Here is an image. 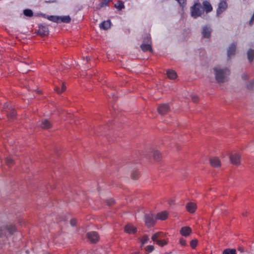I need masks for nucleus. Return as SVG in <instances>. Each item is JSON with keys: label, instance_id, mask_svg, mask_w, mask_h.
Segmentation results:
<instances>
[{"label": "nucleus", "instance_id": "nucleus-15", "mask_svg": "<svg viewBox=\"0 0 254 254\" xmlns=\"http://www.w3.org/2000/svg\"><path fill=\"white\" fill-rule=\"evenodd\" d=\"M202 10L204 11H205L206 13H208L211 12L212 9V6H211V4L209 2L207 1H204L202 3Z\"/></svg>", "mask_w": 254, "mask_h": 254}, {"label": "nucleus", "instance_id": "nucleus-21", "mask_svg": "<svg viewBox=\"0 0 254 254\" xmlns=\"http://www.w3.org/2000/svg\"><path fill=\"white\" fill-rule=\"evenodd\" d=\"M168 217V213L166 211L162 212L157 214L156 219L164 220L167 219Z\"/></svg>", "mask_w": 254, "mask_h": 254}, {"label": "nucleus", "instance_id": "nucleus-9", "mask_svg": "<svg viewBox=\"0 0 254 254\" xmlns=\"http://www.w3.org/2000/svg\"><path fill=\"white\" fill-rule=\"evenodd\" d=\"M156 219V217L155 218L152 214H146L145 216V224L148 227L152 226L155 224Z\"/></svg>", "mask_w": 254, "mask_h": 254}, {"label": "nucleus", "instance_id": "nucleus-27", "mask_svg": "<svg viewBox=\"0 0 254 254\" xmlns=\"http://www.w3.org/2000/svg\"><path fill=\"white\" fill-rule=\"evenodd\" d=\"M115 7L118 10H122L125 8V5L123 1H119L117 3L115 4Z\"/></svg>", "mask_w": 254, "mask_h": 254}, {"label": "nucleus", "instance_id": "nucleus-45", "mask_svg": "<svg viewBox=\"0 0 254 254\" xmlns=\"http://www.w3.org/2000/svg\"><path fill=\"white\" fill-rule=\"evenodd\" d=\"M169 203H170V204H173V203H174V200H170V201H169Z\"/></svg>", "mask_w": 254, "mask_h": 254}, {"label": "nucleus", "instance_id": "nucleus-16", "mask_svg": "<svg viewBox=\"0 0 254 254\" xmlns=\"http://www.w3.org/2000/svg\"><path fill=\"white\" fill-rule=\"evenodd\" d=\"M186 207L187 211L189 212L193 213L195 212V211L197 208V206H196V204H195L193 202H189L187 204Z\"/></svg>", "mask_w": 254, "mask_h": 254}, {"label": "nucleus", "instance_id": "nucleus-25", "mask_svg": "<svg viewBox=\"0 0 254 254\" xmlns=\"http://www.w3.org/2000/svg\"><path fill=\"white\" fill-rule=\"evenodd\" d=\"M51 127V124L48 120H44L42 122L41 127L43 128L47 129Z\"/></svg>", "mask_w": 254, "mask_h": 254}, {"label": "nucleus", "instance_id": "nucleus-6", "mask_svg": "<svg viewBox=\"0 0 254 254\" xmlns=\"http://www.w3.org/2000/svg\"><path fill=\"white\" fill-rule=\"evenodd\" d=\"M212 29L210 25H204L202 27V37L204 39H209L211 37Z\"/></svg>", "mask_w": 254, "mask_h": 254}, {"label": "nucleus", "instance_id": "nucleus-18", "mask_svg": "<svg viewBox=\"0 0 254 254\" xmlns=\"http://www.w3.org/2000/svg\"><path fill=\"white\" fill-rule=\"evenodd\" d=\"M2 231H4V233H7L11 235L15 231V228L12 225H8L4 227Z\"/></svg>", "mask_w": 254, "mask_h": 254}, {"label": "nucleus", "instance_id": "nucleus-43", "mask_svg": "<svg viewBox=\"0 0 254 254\" xmlns=\"http://www.w3.org/2000/svg\"><path fill=\"white\" fill-rule=\"evenodd\" d=\"M242 79H243L244 80H246L248 78H249V75L247 73H243L242 75Z\"/></svg>", "mask_w": 254, "mask_h": 254}, {"label": "nucleus", "instance_id": "nucleus-23", "mask_svg": "<svg viewBox=\"0 0 254 254\" xmlns=\"http://www.w3.org/2000/svg\"><path fill=\"white\" fill-rule=\"evenodd\" d=\"M43 16L47 18V19L49 20L50 21L59 23V16H54V15H46L45 14L43 15Z\"/></svg>", "mask_w": 254, "mask_h": 254}, {"label": "nucleus", "instance_id": "nucleus-28", "mask_svg": "<svg viewBox=\"0 0 254 254\" xmlns=\"http://www.w3.org/2000/svg\"><path fill=\"white\" fill-rule=\"evenodd\" d=\"M6 113L7 114V116L9 118H12L13 117L16 113L14 110H13L12 108H8V110L6 111Z\"/></svg>", "mask_w": 254, "mask_h": 254}, {"label": "nucleus", "instance_id": "nucleus-17", "mask_svg": "<svg viewBox=\"0 0 254 254\" xmlns=\"http://www.w3.org/2000/svg\"><path fill=\"white\" fill-rule=\"evenodd\" d=\"M40 35L42 36H46L49 34V30L48 27L42 25L39 26V29L38 31Z\"/></svg>", "mask_w": 254, "mask_h": 254}, {"label": "nucleus", "instance_id": "nucleus-41", "mask_svg": "<svg viewBox=\"0 0 254 254\" xmlns=\"http://www.w3.org/2000/svg\"><path fill=\"white\" fill-rule=\"evenodd\" d=\"M114 203V200L112 198L107 200V203L108 205H111L112 204H113Z\"/></svg>", "mask_w": 254, "mask_h": 254}, {"label": "nucleus", "instance_id": "nucleus-34", "mask_svg": "<svg viewBox=\"0 0 254 254\" xmlns=\"http://www.w3.org/2000/svg\"><path fill=\"white\" fill-rule=\"evenodd\" d=\"M247 87L249 89H252L254 88V79L251 81L248 85Z\"/></svg>", "mask_w": 254, "mask_h": 254}, {"label": "nucleus", "instance_id": "nucleus-40", "mask_svg": "<svg viewBox=\"0 0 254 254\" xmlns=\"http://www.w3.org/2000/svg\"><path fill=\"white\" fill-rule=\"evenodd\" d=\"M13 159L11 158H7L6 159V163L8 165H10L13 163Z\"/></svg>", "mask_w": 254, "mask_h": 254}, {"label": "nucleus", "instance_id": "nucleus-13", "mask_svg": "<svg viewBox=\"0 0 254 254\" xmlns=\"http://www.w3.org/2000/svg\"><path fill=\"white\" fill-rule=\"evenodd\" d=\"M170 109L169 105L167 104H161L158 108V112L160 114L163 115L167 113Z\"/></svg>", "mask_w": 254, "mask_h": 254}, {"label": "nucleus", "instance_id": "nucleus-38", "mask_svg": "<svg viewBox=\"0 0 254 254\" xmlns=\"http://www.w3.org/2000/svg\"><path fill=\"white\" fill-rule=\"evenodd\" d=\"M191 100L194 102H196L198 100V97L195 94H192L191 96Z\"/></svg>", "mask_w": 254, "mask_h": 254}, {"label": "nucleus", "instance_id": "nucleus-44", "mask_svg": "<svg viewBox=\"0 0 254 254\" xmlns=\"http://www.w3.org/2000/svg\"><path fill=\"white\" fill-rule=\"evenodd\" d=\"M254 23V13H253V15L252 16V18H251V20L249 21V24L250 25H252Z\"/></svg>", "mask_w": 254, "mask_h": 254}, {"label": "nucleus", "instance_id": "nucleus-7", "mask_svg": "<svg viewBox=\"0 0 254 254\" xmlns=\"http://www.w3.org/2000/svg\"><path fill=\"white\" fill-rule=\"evenodd\" d=\"M228 7V4L226 0H221L218 4V7L217 9V15H219L225 11Z\"/></svg>", "mask_w": 254, "mask_h": 254}, {"label": "nucleus", "instance_id": "nucleus-35", "mask_svg": "<svg viewBox=\"0 0 254 254\" xmlns=\"http://www.w3.org/2000/svg\"><path fill=\"white\" fill-rule=\"evenodd\" d=\"M65 86L63 84V85H62V89L60 90L58 88H56V91H57L58 93L60 94L61 93L64 92L65 90Z\"/></svg>", "mask_w": 254, "mask_h": 254}, {"label": "nucleus", "instance_id": "nucleus-3", "mask_svg": "<svg viewBox=\"0 0 254 254\" xmlns=\"http://www.w3.org/2000/svg\"><path fill=\"white\" fill-rule=\"evenodd\" d=\"M165 236V234L163 232H157L153 234L151 237L152 240L156 243L160 247H163L167 244V241L165 240H162Z\"/></svg>", "mask_w": 254, "mask_h": 254}, {"label": "nucleus", "instance_id": "nucleus-5", "mask_svg": "<svg viewBox=\"0 0 254 254\" xmlns=\"http://www.w3.org/2000/svg\"><path fill=\"white\" fill-rule=\"evenodd\" d=\"M229 159L231 163L234 165L239 166L241 164V156L239 153H231L229 156Z\"/></svg>", "mask_w": 254, "mask_h": 254}, {"label": "nucleus", "instance_id": "nucleus-24", "mask_svg": "<svg viewBox=\"0 0 254 254\" xmlns=\"http://www.w3.org/2000/svg\"><path fill=\"white\" fill-rule=\"evenodd\" d=\"M167 75L168 77L171 79H174L177 77V74L176 72L173 70H167Z\"/></svg>", "mask_w": 254, "mask_h": 254}, {"label": "nucleus", "instance_id": "nucleus-26", "mask_svg": "<svg viewBox=\"0 0 254 254\" xmlns=\"http://www.w3.org/2000/svg\"><path fill=\"white\" fill-rule=\"evenodd\" d=\"M153 156L154 159L157 161L159 160L161 158V153L156 150L153 151Z\"/></svg>", "mask_w": 254, "mask_h": 254}, {"label": "nucleus", "instance_id": "nucleus-10", "mask_svg": "<svg viewBox=\"0 0 254 254\" xmlns=\"http://www.w3.org/2000/svg\"><path fill=\"white\" fill-rule=\"evenodd\" d=\"M211 165L213 167L218 168L221 165L220 159L219 157L214 156L209 159Z\"/></svg>", "mask_w": 254, "mask_h": 254}, {"label": "nucleus", "instance_id": "nucleus-4", "mask_svg": "<svg viewBox=\"0 0 254 254\" xmlns=\"http://www.w3.org/2000/svg\"><path fill=\"white\" fill-rule=\"evenodd\" d=\"M151 37L149 34H146L143 38V43L140 46L141 50L143 52L149 51L152 52Z\"/></svg>", "mask_w": 254, "mask_h": 254}, {"label": "nucleus", "instance_id": "nucleus-20", "mask_svg": "<svg viewBox=\"0 0 254 254\" xmlns=\"http://www.w3.org/2000/svg\"><path fill=\"white\" fill-rule=\"evenodd\" d=\"M71 18L68 15H65V16H59V23H68L70 22Z\"/></svg>", "mask_w": 254, "mask_h": 254}, {"label": "nucleus", "instance_id": "nucleus-46", "mask_svg": "<svg viewBox=\"0 0 254 254\" xmlns=\"http://www.w3.org/2000/svg\"><path fill=\"white\" fill-rule=\"evenodd\" d=\"M132 178H133V179H136V177H134V176H132Z\"/></svg>", "mask_w": 254, "mask_h": 254}, {"label": "nucleus", "instance_id": "nucleus-11", "mask_svg": "<svg viewBox=\"0 0 254 254\" xmlns=\"http://www.w3.org/2000/svg\"><path fill=\"white\" fill-rule=\"evenodd\" d=\"M87 237L91 242L93 243L97 242L99 240V236L96 232H90L88 233Z\"/></svg>", "mask_w": 254, "mask_h": 254}, {"label": "nucleus", "instance_id": "nucleus-42", "mask_svg": "<svg viewBox=\"0 0 254 254\" xmlns=\"http://www.w3.org/2000/svg\"><path fill=\"white\" fill-rule=\"evenodd\" d=\"M76 224V219H72L71 220H70V224L72 226H75Z\"/></svg>", "mask_w": 254, "mask_h": 254}, {"label": "nucleus", "instance_id": "nucleus-14", "mask_svg": "<svg viewBox=\"0 0 254 254\" xmlns=\"http://www.w3.org/2000/svg\"><path fill=\"white\" fill-rule=\"evenodd\" d=\"M125 232L129 234H134L136 232V228L130 224H127L125 227Z\"/></svg>", "mask_w": 254, "mask_h": 254}, {"label": "nucleus", "instance_id": "nucleus-30", "mask_svg": "<svg viewBox=\"0 0 254 254\" xmlns=\"http://www.w3.org/2000/svg\"><path fill=\"white\" fill-rule=\"evenodd\" d=\"M223 254H237L235 249H226L223 251Z\"/></svg>", "mask_w": 254, "mask_h": 254}, {"label": "nucleus", "instance_id": "nucleus-32", "mask_svg": "<svg viewBox=\"0 0 254 254\" xmlns=\"http://www.w3.org/2000/svg\"><path fill=\"white\" fill-rule=\"evenodd\" d=\"M197 244V241L196 239L192 240L190 243V246L192 249H194Z\"/></svg>", "mask_w": 254, "mask_h": 254}, {"label": "nucleus", "instance_id": "nucleus-29", "mask_svg": "<svg viewBox=\"0 0 254 254\" xmlns=\"http://www.w3.org/2000/svg\"><path fill=\"white\" fill-rule=\"evenodd\" d=\"M23 14L24 15L28 17H31L33 15V11L32 10L29 9H26L23 10Z\"/></svg>", "mask_w": 254, "mask_h": 254}, {"label": "nucleus", "instance_id": "nucleus-37", "mask_svg": "<svg viewBox=\"0 0 254 254\" xmlns=\"http://www.w3.org/2000/svg\"><path fill=\"white\" fill-rule=\"evenodd\" d=\"M179 243L182 246H186L187 245V242L183 238L180 239Z\"/></svg>", "mask_w": 254, "mask_h": 254}, {"label": "nucleus", "instance_id": "nucleus-12", "mask_svg": "<svg viewBox=\"0 0 254 254\" xmlns=\"http://www.w3.org/2000/svg\"><path fill=\"white\" fill-rule=\"evenodd\" d=\"M180 232L183 236L187 237L191 233V229L189 227L185 226L181 228Z\"/></svg>", "mask_w": 254, "mask_h": 254}, {"label": "nucleus", "instance_id": "nucleus-8", "mask_svg": "<svg viewBox=\"0 0 254 254\" xmlns=\"http://www.w3.org/2000/svg\"><path fill=\"white\" fill-rule=\"evenodd\" d=\"M236 48L237 44L235 43L229 45L227 51V57L229 59H231L235 55Z\"/></svg>", "mask_w": 254, "mask_h": 254}, {"label": "nucleus", "instance_id": "nucleus-39", "mask_svg": "<svg viewBox=\"0 0 254 254\" xmlns=\"http://www.w3.org/2000/svg\"><path fill=\"white\" fill-rule=\"evenodd\" d=\"M146 251H148L149 252H151L154 250V246H148L146 248Z\"/></svg>", "mask_w": 254, "mask_h": 254}, {"label": "nucleus", "instance_id": "nucleus-19", "mask_svg": "<svg viewBox=\"0 0 254 254\" xmlns=\"http://www.w3.org/2000/svg\"><path fill=\"white\" fill-rule=\"evenodd\" d=\"M99 27L103 30H107L111 27V22L110 20L104 21L100 24Z\"/></svg>", "mask_w": 254, "mask_h": 254}, {"label": "nucleus", "instance_id": "nucleus-33", "mask_svg": "<svg viewBox=\"0 0 254 254\" xmlns=\"http://www.w3.org/2000/svg\"><path fill=\"white\" fill-rule=\"evenodd\" d=\"M149 239L148 236H144L141 240L142 244L143 245V244L147 243L148 242V241H149Z\"/></svg>", "mask_w": 254, "mask_h": 254}, {"label": "nucleus", "instance_id": "nucleus-22", "mask_svg": "<svg viewBox=\"0 0 254 254\" xmlns=\"http://www.w3.org/2000/svg\"><path fill=\"white\" fill-rule=\"evenodd\" d=\"M247 57L249 62H251L254 60V50L249 49L247 52Z\"/></svg>", "mask_w": 254, "mask_h": 254}, {"label": "nucleus", "instance_id": "nucleus-2", "mask_svg": "<svg viewBox=\"0 0 254 254\" xmlns=\"http://www.w3.org/2000/svg\"><path fill=\"white\" fill-rule=\"evenodd\" d=\"M203 12L202 5L199 3L196 2L190 7V15L194 18L200 16Z\"/></svg>", "mask_w": 254, "mask_h": 254}, {"label": "nucleus", "instance_id": "nucleus-36", "mask_svg": "<svg viewBox=\"0 0 254 254\" xmlns=\"http://www.w3.org/2000/svg\"><path fill=\"white\" fill-rule=\"evenodd\" d=\"M180 5L183 7L185 5L186 3V0H176Z\"/></svg>", "mask_w": 254, "mask_h": 254}, {"label": "nucleus", "instance_id": "nucleus-1", "mask_svg": "<svg viewBox=\"0 0 254 254\" xmlns=\"http://www.w3.org/2000/svg\"><path fill=\"white\" fill-rule=\"evenodd\" d=\"M212 70L215 75V79L217 83H224L228 80L230 71L227 68H223L217 65L213 68Z\"/></svg>", "mask_w": 254, "mask_h": 254}, {"label": "nucleus", "instance_id": "nucleus-31", "mask_svg": "<svg viewBox=\"0 0 254 254\" xmlns=\"http://www.w3.org/2000/svg\"><path fill=\"white\" fill-rule=\"evenodd\" d=\"M112 0H103L100 3L101 7H104L108 5V3Z\"/></svg>", "mask_w": 254, "mask_h": 254}]
</instances>
